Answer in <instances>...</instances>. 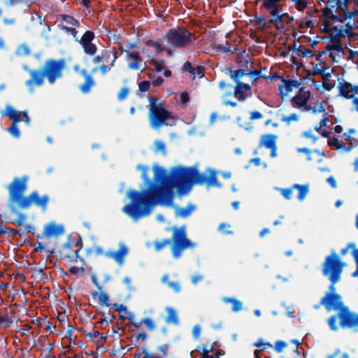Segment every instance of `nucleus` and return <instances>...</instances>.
<instances>
[{
	"instance_id": "f257e3e1",
	"label": "nucleus",
	"mask_w": 358,
	"mask_h": 358,
	"mask_svg": "<svg viewBox=\"0 0 358 358\" xmlns=\"http://www.w3.org/2000/svg\"><path fill=\"white\" fill-rule=\"evenodd\" d=\"M154 170L155 182H150L146 189L129 190L127 193L131 201L122 208V211L133 220L148 215L151 208L158 203L171 205L173 187L180 196L187 194L194 185H206L207 188L221 187L213 170L210 171L208 176L199 173L195 166H174L170 175L159 166H155Z\"/></svg>"
},
{
	"instance_id": "f03ea898",
	"label": "nucleus",
	"mask_w": 358,
	"mask_h": 358,
	"mask_svg": "<svg viewBox=\"0 0 358 358\" xmlns=\"http://www.w3.org/2000/svg\"><path fill=\"white\" fill-rule=\"evenodd\" d=\"M65 66L64 59H48L40 69L27 70L30 78L25 82V85L31 92L34 91L35 87L43 85L45 78L50 85H53L57 79L62 78Z\"/></svg>"
},
{
	"instance_id": "7ed1b4c3",
	"label": "nucleus",
	"mask_w": 358,
	"mask_h": 358,
	"mask_svg": "<svg viewBox=\"0 0 358 358\" xmlns=\"http://www.w3.org/2000/svg\"><path fill=\"white\" fill-rule=\"evenodd\" d=\"M322 273L325 276H329L331 285L329 291L314 308L319 309L323 306L328 312H330L336 310V252L332 251L331 255L326 257L322 264Z\"/></svg>"
},
{
	"instance_id": "20e7f679",
	"label": "nucleus",
	"mask_w": 358,
	"mask_h": 358,
	"mask_svg": "<svg viewBox=\"0 0 358 358\" xmlns=\"http://www.w3.org/2000/svg\"><path fill=\"white\" fill-rule=\"evenodd\" d=\"M167 44V48L171 49V55L176 50H185L191 47L196 41L195 35L186 27H177L169 29L162 37Z\"/></svg>"
},
{
	"instance_id": "39448f33",
	"label": "nucleus",
	"mask_w": 358,
	"mask_h": 358,
	"mask_svg": "<svg viewBox=\"0 0 358 358\" xmlns=\"http://www.w3.org/2000/svg\"><path fill=\"white\" fill-rule=\"evenodd\" d=\"M171 252L174 258L180 257L182 252L187 248H193L194 243L186 237L184 226L180 228H173L171 239L166 238L162 241H156L154 243L156 251H160L166 245L171 243Z\"/></svg>"
},
{
	"instance_id": "423d86ee",
	"label": "nucleus",
	"mask_w": 358,
	"mask_h": 358,
	"mask_svg": "<svg viewBox=\"0 0 358 358\" xmlns=\"http://www.w3.org/2000/svg\"><path fill=\"white\" fill-rule=\"evenodd\" d=\"M337 22H346V34L358 28V1L337 0Z\"/></svg>"
},
{
	"instance_id": "0eeeda50",
	"label": "nucleus",
	"mask_w": 358,
	"mask_h": 358,
	"mask_svg": "<svg viewBox=\"0 0 358 358\" xmlns=\"http://www.w3.org/2000/svg\"><path fill=\"white\" fill-rule=\"evenodd\" d=\"M149 101L148 119L150 127L158 129L162 126H172L170 121H174L172 113L167 110L162 103H157V99L148 96Z\"/></svg>"
},
{
	"instance_id": "6e6552de",
	"label": "nucleus",
	"mask_w": 358,
	"mask_h": 358,
	"mask_svg": "<svg viewBox=\"0 0 358 358\" xmlns=\"http://www.w3.org/2000/svg\"><path fill=\"white\" fill-rule=\"evenodd\" d=\"M28 177H15L8 185V206L12 213H16V208H20L23 206L22 202L26 199L24 193L27 188Z\"/></svg>"
},
{
	"instance_id": "1a4fd4ad",
	"label": "nucleus",
	"mask_w": 358,
	"mask_h": 358,
	"mask_svg": "<svg viewBox=\"0 0 358 358\" xmlns=\"http://www.w3.org/2000/svg\"><path fill=\"white\" fill-rule=\"evenodd\" d=\"M337 319L340 326L343 329L358 327V315L350 311L337 294Z\"/></svg>"
},
{
	"instance_id": "9d476101",
	"label": "nucleus",
	"mask_w": 358,
	"mask_h": 358,
	"mask_svg": "<svg viewBox=\"0 0 358 358\" xmlns=\"http://www.w3.org/2000/svg\"><path fill=\"white\" fill-rule=\"evenodd\" d=\"M48 202V195L44 194L43 196H39L37 191H33L26 196V199H24L22 202L23 206H22L21 209L29 208L32 203H34L43 211H45L47 209Z\"/></svg>"
},
{
	"instance_id": "9b49d317",
	"label": "nucleus",
	"mask_w": 358,
	"mask_h": 358,
	"mask_svg": "<svg viewBox=\"0 0 358 358\" xmlns=\"http://www.w3.org/2000/svg\"><path fill=\"white\" fill-rule=\"evenodd\" d=\"M95 38L96 36L94 33L92 31L87 30L83 34L80 39L78 41V43L81 45L86 55L93 57L96 55L97 52V46L93 43Z\"/></svg>"
},
{
	"instance_id": "f8f14e48",
	"label": "nucleus",
	"mask_w": 358,
	"mask_h": 358,
	"mask_svg": "<svg viewBox=\"0 0 358 358\" xmlns=\"http://www.w3.org/2000/svg\"><path fill=\"white\" fill-rule=\"evenodd\" d=\"M294 189L299 191L297 199L299 201H303L309 192V185L294 184L290 188L281 189L280 192L285 199L290 200L292 198Z\"/></svg>"
},
{
	"instance_id": "ddd939ff",
	"label": "nucleus",
	"mask_w": 358,
	"mask_h": 358,
	"mask_svg": "<svg viewBox=\"0 0 358 358\" xmlns=\"http://www.w3.org/2000/svg\"><path fill=\"white\" fill-rule=\"evenodd\" d=\"M2 116L8 117L12 120V124L10 127L7 129V131L15 138H18L20 136V131L18 127V124L22 120L20 119L18 115H15L12 110H3L1 113Z\"/></svg>"
},
{
	"instance_id": "4468645a",
	"label": "nucleus",
	"mask_w": 358,
	"mask_h": 358,
	"mask_svg": "<svg viewBox=\"0 0 358 358\" xmlns=\"http://www.w3.org/2000/svg\"><path fill=\"white\" fill-rule=\"evenodd\" d=\"M277 136L275 134L262 135L259 141V147H266L271 150V157L273 158L277 156Z\"/></svg>"
},
{
	"instance_id": "2eb2a0df",
	"label": "nucleus",
	"mask_w": 358,
	"mask_h": 358,
	"mask_svg": "<svg viewBox=\"0 0 358 358\" xmlns=\"http://www.w3.org/2000/svg\"><path fill=\"white\" fill-rule=\"evenodd\" d=\"M125 59L129 69L137 71L143 67V59L138 51L127 52Z\"/></svg>"
},
{
	"instance_id": "dca6fc26",
	"label": "nucleus",
	"mask_w": 358,
	"mask_h": 358,
	"mask_svg": "<svg viewBox=\"0 0 358 358\" xmlns=\"http://www.w3.org/2000/svg\"><path fill=\"white\" fill-rule=\"evenodd\" d=\"M310 92L308 90H306L303 87H302L292 98V104L293 105V106H296L298 108L305 106L306 110H308L310 109V107H308L306 105L310 99Z\"/></svg>"
},
{
	"instance_id": "f3484780",
	"label": "nucleus",
	"mask_w": 358,
	"mask_h": 358,
	"mask_svg": "<svg viewBox=\"0 0 358 358\" xmlns=\"http://www.w3.org/2000/svg\"><path fill=\"white\" fill-rule=\"evenodd\" d=\"M127 253V247L124 243H120L118 250L107 251L104 253V256L107 258L114 259L119 265H122L124 263V257Z\"/></svg>"
},
{
	"instance_id": "a211bd4d",
	"label": "nucleus",
	"mask_w": 358,
	"mask_h": 358,
	"mask_svg": "<svg viewBox=\"0 0 358 358\" xmlns=\"http://www.w3.org/2000/svg\"><path fill=\"white\" fill-rule=\"evenodd\" d=\"M355 134V131L350 129L349 134H341L338 138H337V150H350L352 145V141H355V138L352 136Z\"/></svg>"
},
{
	"instance_id": "6ab92c4d",
	"label": "nucleus",
	"mask_w": 358,
	"mask_h": 358,
	"mask_svg": "<svg viewBox=\"0 0 358 358\" xmlns=\"http://www.w3.org/2000/svg\"><path fill=\"white\" fill-rule=\"evenodd\" d=\"M339 95L346 98L352 99L358 93V85H352L350 83L340 82L338 85Z\"/></svg>"
},
{
	"instance_id": "aec40b11",
	"label": "nucleus",
	"mask_w": 358,
	"mask_h": 358,
	"mask_svg": "<svg viewBox=\"0 0 358 358\" xmlns=\"http://www.w3.org/2000/svg\"><path fill=\"white\" fill-rule=\"evenodd\" d=\"M321 11L322 12L321 17L324 21L322 31L329 33L331 30H336V27H332L329 22L330 20L333 21L336 20V15L333 13L331 9L330 8H325L322 9Z\"/></svg>"
},
{
	"instance_id": "412c9836",
	"label": "nucleus",
	"mask_w": 358,
	"mask_h": 358,
	"mask_svg": "<svg viewBox=\"0 0 358 358\" xmlns=\"http://www.w3.org/2000/svg\"><path fill=\"white\" fill-rule=\"evenodd\" d=\"M64 233L63 225L56 224L54 222L47 224L43 229V236L46 238L50 236H58Z\"/></svg>"
},
{
	"instance_id": "4be33fe9",
	"label": "nucleus",
	"mask_w": 358,
	"mask_h": 358,
	"mask_svg": "<svg viewBox=\"0 0 358 358\" xmlns=\"http://www.w3.org/2000/svg\"><path fill=\"white\" fill-rule=\"evenodd\" d=\"M330 41L331 44H328L326 46V50L324 51L321 52L318 55H315V59L317 61L321 62L322 56L326 55L327 51H331L329 53V57L331 58L333 62H336V55L333 52L336 50V33H331L330 34Z\"/></svg>"
},
{
	"instance_id": "5701e85b",
	"label": "nucleus",
	"mask_w": 358,
	"mask_h": 358,
	"mask_svg": "<svg viewBox=\"0 0 358 358\" xmlns=\"http://www.w3.org/2000/svg\"><path fill=\"white\" fill-rule=\"evenodd\" d=\"M250 90L251 87L249 84L238 83L235 86L234 96L238 101H244L248 97V92Z\"/></svg>"
},
{
	"instance_id": "b1692460",
	"label": "nucleus",
	"mask_w": 358,
	"mask_h": 358,
	"mask_svg": "<svg viewBox=\"0 0 358 358\" xmlns=\"http://www.w3.org/2000/svg\"><path fill=\"white\" fill-rule=\"evenodd\" d=\"M282 82L284 85L279 86L280 94L282 97H284L287 94L288 92L292 91L293 88H297L300 85V83L296 80H286L284 77H282Z\"/></svg>"
},
{
	"instance_id": "393cba45",
	"label": "nucleus",
	"mask_w": 358,
	"mask_h": 358,
	"mask_svg": "<svg viewBox=\"0 0 358 358\" xmlns=\"http://www.w3.org/2000/svg\"><path fill=\"white\" fill-rule=\"evenodd\" d=\"M73 243L67 242L64 243L61 252V255L64 259H67L71 262H76V255L73 254V250L75 249L72 248Z\"/></svg>"
},
{
	"instance_id": "a878e982",
	"label": "nucleus",
	"mask_w": 358,
	"mask_h": 358,
	"mask_svg": "<svg viewBox=\"0 0 358 358\" xmlns=\"http://www.w3.org/2000/svg\"><path fill=\"white\" fill-rule=\"evenodd\" d=\"M82 74L85 77V82L80 85L79 89L83 93L87 94L90 91V88L94 85V81L92 76L87 73L85 70L82 71Z\"/></svg>"
},
{
	"instance_id": "bb28decb",
	"label": "nucleus",
	"mask_w": 358,
	"mask_h": 358,
	"mask_svg": "<svg viewBox=\"0 0 358 358\" xmlns=\"http://www.w3.org/2000/svg\"><path fill=\"white\" fill-rule=\"evenodd\" d=\"M145 44L148 47H152L155 49V52L157 53H159L162 52H165L167 55H171V49L167 48V47L164 46L161 43L157 41H155L153 40L149 39L145 42Z\"/></svg>"
},
{
	"instance_id": "cd10ccee",
	"label": "nucleus",
	"mask_w": 358,
	"mask_h": 358,
	"mask_svg": "<svg viewBox=\"0 0 358 358\" xmlns=\"http://www.w3.org/2000/svg\"><path fill=\"white\" fill-rule=\"evenodd\" d=\"M166 317L165 321L166 324H172L173 325H178L179 320L176 310L172 307H166Z\"/></svg>"
},
{
	"instance_id": "c85d7f7f",
	"label": "nucleus",
	"mask_w": 358,
	"mask_h": 358,
	"mask_svg": "<svg viewBox=\"0 0 358 358\" xmlns=\"http://www.w3.org/2000/svg\"><path fill=\"white\" fill-rule=\"evenodd\" d=\"M229 70L230 71L231 78L234 80L236 85H237L238 83H243L241 80V78L244 76H248V72L245 69H240L236 71H233L232 68L229 67Z\"/></svg>"
},
{
	"instance_id": "c756f323",
	"label": "nucleus",
	"mask_w": 358,
	"mask_h": 358,
	"mask_svg": "<svg viewBox=\"0 0 358 358\" xmlns=\"http://www.w3.org/2000/svg\"><path fill=\"white\" fill-rule=\"evenodd\" d=\"M142 324H145L149 331H153L156 328L154 321L150 317H145L138 322H133V326L136 328H139Z\"/></svg>"
},
{
	"instance_id": "7c9ffc66",
	"label": "nucleus",
	"mask_w": 358,
	"mask_h": 358,
	"mask_svg": "<svg viewBox=\"0 0 358 358\" xmlns=\"http://www.w3.org/2000/svg\"><path fill=\"white\" fill-rule=\"evenodd\" d=\"M284 16H287V13H282L275 15L269 20V23L274 25L277 29L282 30L285 28L282 23Z\"/></svg>"
},
{
	"instance_id": "2f4dec72",
	"label": "nucleus",
	"mask_w": 358,
	"mask_h": 358,
	"mask_svg": "<svg viewBox=\"0 0 358 358\" xmlns=\"http://www.w3.org/2000/svg\"><path fill=\"white\" fill-rule=\"evenodd\" d=\"M12 110L15 115H18L20 119H22V117L24 118V121L27 126H29L31 124V119L27 111H16L11 106L7 105L5 108L4 110Z\"/></svg>"
},
{
	"instance_id": "473e14b6",
	"label": "nucleus",
	"mask_w": 358,
	"mask_h": 358,
	"mask_svg": "<svg viewBox=\"0 0 358 358\" xmlns=\"http://www.w3.org/2000/svg\"><path fill=\"white\" fill-rule=\"evenodd\" d=\"M12 110L15 115H18L20 119H22V117L24 118V121L27 126H29L31 124V119L27 111H16L11 106L7 105L5 108L4 110Z\"/></svg>"
},
{
	"instance_id": "72a5a7b5",
	"label": "nucleus",
	"mask_w": 358,
	"mask_h": 358,
	"mask_svg": "<svg viewBox=\"0 0 358 358\" xmlns=\"http://www.w3.org/2000/svg\"><path fill=\"white\" fill-rule=\"evenodd\" d=\"M195 209L194 205L192 203H189L185 208H178L176 209V215L180 216L181 217H188L192 212Z\"/></svg>"
},
{
	"instance_id": "f704fd0d",
	"label": "nucleus",
	"mask_w": 358,
	"mask_h": 358,
	"mask_svg": "<svg viewBox=\"0 0 358 358\" xmlns=\"http://www.w3.org/2000/svg\"><path fill=\"white\" fill-rule=\"evenodd\" d=\"M215 50L217 52H221L223 53L231 52L235 53L238 51V48H234V49L231 48V43L229 41L225 42V45L222 44H218L215 46Z\"/></svg>"
},
{
	"instance_id": "c9c22d12",
	"label": "nucleus",
	"mask_w": 358,
	"mask_h": 358,
	"mask_svg": "<svg viewBox=\"0 0 358 358\" xmlns=\"http://www.w3.org/2000/svg\"><path fill=\"white\" fill-rule=\"evenodd\" d=\"M224 303H230L232 305V310L234 312H238L243 309V303L236 298H224L223 299Z\"/></svg>"
},
{
	"instance_id": "e433bc0d",
	"label": "nucleus",
	"mask_w": 358,
	"mask_h": 358,
	"mask_svg": "<svg viewBox=\"0 0 358 358\" xmlns=\"http://www.w3.org/2000/svg\"><path fill=\"white\" fill-rule=\"evenodd\" d=\"M248 76H249L251 78L252 83L257 81L259 78H262L264 79L267 78L266 75L262 73L261 69H250L248 72Z\"/></svg>"
},
{
	"instance_id": "4c0bfd02",
	"label": "nucleus",
	"mask_w": 358,
	"mask_h": 358,
	"mask_svg": "<svg viewBox=\"0 0 358 358\" xmlns=\"http://www.w3.org/2000/svg\"><path fill=\"white\" fill-rule=\"evenodd\" d=\"M97 296L99 298V301L101 305H104L106 306H110L111 303H110L109 296L105 292H96L93 294V296Z\"/></svg>"
},
{
	"instance_id": "58836bf2",
	"label": "nucleus",
	"mask_w": 358,
	"mask_h": 358,
	"mask_svg": "<svg viewBox=\"0 0 358 358\" xmlns=\"http://www.w3.org/2000/svg\"><path fill=\"white\" fill-rule=\"evenodd\" d=\"M137 169L141 171V178L144 180L145 183H146L148 186L150 185V182H153L149 179L148 172L149 171V168L146 166L138 165Z\"/></svg>"
},
{
	"instance_id": "ea45409f",
	"label": "nucleus",
	"mask_w": 358,
	"mask_h": 358,
	"mask_svg": "<svg viewBox=\"0 0 358 358\" xmlns=\"http://www.w3.org/2000/svg\"><path fill=\"white\" fill-rule=\"evenodd\" d=\"M62 19L64 22H65L68 24H70V25H72L74 27H78L80 26L79 21L77 20L76 18H74L71 15H65V14L62 15Z\"/></svg>"
},
{
	"instance_id": "a19ab883",
	"label": "nucleus",
	"mask_w": 358,
	"mask_h": 358,
	"mask_svg": "<svg viewBox=\"0 0 358 358\" xmlns=\"http://www.w3.org/2000/svg\"><path fill=\"white\" fill-rule=\"evenodd\" d=\"M294 50L295 51H298V52H301V54H302V57H313L315 56V55L313 53V52L310 50V49H308V48H306L303 45H299L298 48H296V46L294 45Z\"/></svg>"
},
{
	"instance_id": "79ce46f5",
	"label": "nucleus",
	"mask_w": 358,
	"mask_h": 358,
	"mask_svg": "<svg viewBox=\"0 0 358 358\" xmlns=\"http://www.w3.org/2000/svg\"><path fill=\"white\" fill-rule=\"evenodd\" d=\"M15 213L17 214V218L10 221V223L17 227H21L27 220V215L22 213H17V211Z\"/></svg>"
},
{
	"instance_id": "37998d69",
	"label": "nucleus",
	"mask_w": 358,
	"mask_h": 358,
	"mask_svg": "<svg viewBox=\"0 0 358 358\" xmlns=\"http://www.w3.org/2000/svg\"><path fill=\"white\" fill-rule=\"evenodd\" d=\"M155 152H160L164 155H165L166 153L165 143L164 142H162V141H159V140L156 141L155 142Z\"/></svg>"
},
{
	"instance_id": "c03bdc74",
	"label": "nucleus",
	"mask_w": 358,
	"mask_h": 358,
	"mask_svg": "<svg viewBox=\"0 0 358 358\" xmlns=\"http://www.w3.org/2000/svg\"><path fill=\"white\" fill-rule=\"evenodd\" d=\"M320 65V64H317L313 66V75L323 74L324 71H327L329 69V67L324 62L322 64V66L321 67H319Z\"/></svg>"
},
{
	"instance_id": "a18cd8bd",
	"label": "nucleus",
	"mask_w": 358,
	"mask_h": 358,
	"mask_svg": "<svg viewBox=\"0 0 358 358\" xmlns=\"http://www.w3.org/2000/svg\"><path fill=\"white\" fill-rule=\"evenodd\" d=\"M355 250H357L356 245L354 243H350L346 245L345 248L341 250V253L342 255H345L349 252H351L352 255L353 256V252Z\"/></svg>"
},
{
	"instance_id": "49530a36",
	"label": "nucleus",
	"mask_w": 358,
	"mask_h": 358,
	"mask_svg": "<svg viewBox=\"0 0 358 358\" xmlns=\"http://www.w3.org/2000/svg\"><path fill=\"white\" fill-rule=\"evenodd\" d=\"M281 120L284 122H285L287 125L290 124L291 121H298L299 120V116L296 113H292L289 115H284L282 116Z\"/></svg>"
},
{
	"instance_id": "de8ad7c7",
	"label": "nucleus",
	"mask_w": 358,
	"mask_h": 358,
	"mask_svg": "<svg viewBox=\"0 0 358 358\" xmlns=\"http://www.w3.org/2000/svg\"><path fill=\"white\" fill-rule=\"evenodd\" d=\"M264 20H265V18L262 17V16H258V15H256L255 17V21L256 22L257 24L264 29H268L270 26L269 24H268L267 23H265L264 22Z\"/></svg>"
},
{
	"instance_id": "09e8293b",
	"label": "nucleus",
	"mask_w": 358,
	"mask_h": 358,
	"mask_svg": "<svg viewBox=\"0 0 358 358\" xmlns=\"http://www.w3.org/2000/svg\"><path fill=\"white\" fill-rule=\"evenodd\" d=\"M151 83L148 80H143L138 83V90L141 93L148 92L150 90Z\"/></svg>"
},
{
	"instance_id": "8fccbe9b",
	"label": "nucleus",
	"mask_w": 358,
	"mask_h": 358,
	"mask_svg": "<svg viewBox=\"0 0 358 358\" xmlns=\"http://www.w3.org/2000/svg\"><path fill=\"white\" fill-rule=\"evenodd\" d=\"M148 354V350L145 347L138 348L134 354L133 358H146L145 355Z\"/></svg>"
},
{
	"instance_id": "3c124183",
	"label": "nucleus",
	"mask_w": 358,
	"mask_h": 358,
	"mask_svg": "<svg viewBox=\"0 0 358 358\" xmlns=\"http://www.w3.org/2000/svg\"><path fill=\"white\" fill-rule=\"evenodd\" d=\"M296 4V8L299 11L303 10L308 5L307 0H292Z\"/></svg>"
},
{
	"instance_id": "603ef678",
	"label": "nucleus",
	"mask_w": 358,
	"mask_h": 358,
	"mask_svg": "<svg viewBox=\"0 0 358 358\" xmlns=\"http://www.w3.org/2000/svg\"><path fill=\"white\" fill-rule=\"evenodd\" d=\"M152 64L155 65V71L160 72L165 67V61L163 59L159 61H152Z\"/></svg>"
},
{
	"instance_id": "864d4df0",
	"label": "nucleus",
	"mask_w": 358,
	"mask_h": 358,
	"mask_svg": "<svg viewBox=\"0 0 358 358\" xmlns=\"http://www.w3.org/2000/svg\"><path fill=\"white\" fill-rule=\"evenodd\" d=\"M230 227V225L222 222L220 224L218 227V230L224 235L232 234L233 232L231 231H227V229Z\"/></svg>"
},
{
	"instance_id": "5fc2aeb1",
	"label": "nucleus",
	"mask_w": 358,
	"mask_h": 358,
	"mask_svg": "<svg viewBox=\"0 0 358 358\" xmlns=\"http://www.w3.org/2000/svg\"><path fill=\"white\" fill-rule=\"evenodd\" d=\"M314 22L312 20H306L305 18L301 19L299 24L300 28H313L314 27Z\"/></svg>"
},
{
	"instance_id": "6e6d98bb",
	"label": "nucleus",
	"mask_w": 358,
	"mask_h": 358,
	"mask_svg": "<svg viewBox=\"0 0 358 358\" xmlns=\"http://www.w3.org/2000/svg\"><path fill=\"white\" fill-rule=\"evenodd\" d=\"M61 27V29L62 30H64V31L67 32V33H70L73 38H76V36H77V34H78V31L75 29V28H73V27H69L66 25H60Z\"/></svg>"
},
{
	"instance_id": "4d7b16f0",
	"label": "nucleus",
	"mask_w": 358,
	"mask_h": 358,
	"mask_svg": "<svg viewBox=\"0 0 358 358\" xmlns=\"http://www.w3.org/2000/svg\"><path fill=\"white\" fill-rule=\"evenodd\" d=\"M260 1L263 2V4L262 5L261 8H271L274 6L278 5L277 1L275 0H259Z\"/></svg>"
},
{
	"instance_id": "13d9d810",
	"label": "nucleus",
	"mask_w": 358,
	"mask_h": 358,
	"mask_svg": "<svg viewBox=\"0 0 358 358\" xmlns=\"http://www.w3.org/2000/svg\"><path fill=\"white\" fill-rule=\"evenodd\" d=\"M182 69H183V70L187 71L190 74L193 75L194 78L195 77V72H194V67L192 66V64L189 61H187L184 63V64L182 66Z\"/></svg>"
},
{
	"instance_id": "bf43d9fd",
	"label": "nucleus",
	"mask_w": 358,
	"mask_h": 358,
	"mask_svg": "<svg viewBox=\"0 0 358 358\" xmlns=\"http://www.w3.org/2000/svg\"><path fill=\"white\" fill-rule=\"evenodd\" d=\"M287 344L286 342L282 341H278L275 344V349L278 352H281L282 350L287 347Z\"/></svg>"
},
{
	"instance_id": "052dcab7",
	"label": "nucleus",
	"mask_w": 358,
	"mask_h": 358,
	"mask_svg": "<svg viewBox=\"0 0 358 358\" xmlns=\"http://www.w3.org/2000/svg\"><path fill=\"white\" fill-rule=\"evenodd\" d=\"M353 258L355 262L357 269L355 272L352 273V276L353 278H358V249L357 250H355L353 252Z\"/></svg>"
},
{
	"instance_id": "680f3d73",
	"label": "nucleus",
	"mask_w": 358,
	"mask_h": 358,
	"mask_svg": "<svg viewBox=\"0 0 358 358\" xmlns=\"http://www.w3.org/2000/svg\"><path fill=\"white\" fill-rule=\"evenodd\" d=\"M20 55H29L31 53L29 48L27 45H22L18 48Z\"/></svg>"
},
{
	"instance_id": "e2e57ef3",
	"label": "nucleus",
	"mask_w": 358,
	"mask_h": 358,
	"mask_svg": "<svg viewBox=\"0 0 358 358\" xmlns=\"http://www.w3.org/2000/svg\"><path fill=\"white\" fill-rule=\"evenodd\" d=\"M129 94V90L127 87H122L117 94V99L119 100L124 99Z\"/></svg>"
},
{
	"instance_id": "0e129e2a",
	"label": "nucleus",
	"mask_w": 358,
	"mask_h": 358,
	"mask_svg": "<svg viewBox=\"0 0 358 358\" xmlns=\"http://www.w3.org/2000/svg\"><path fill=\"white\" fill-rule=\"evenodd\" d=\"M167 285L176 293L180 291V286L178 282H167Z\"/></svg>"
},
{
	"instance_id": "69168bd1",
	"label": "nucleus",
	"mask_w": 358,
	"mask_h": 358,
	"mask_svg": "<svg viewBox=\"0 0 358 358\" xmlns=\"http://www.w3.org/2000/svg\"><path fill=\"white\" fill-rule=\"evenodd\" d=\"M113 308H115V310L116 311H118V312H121V311H124V312H127V308L126 306H124V304H118L117 303H111V306Z\"/></svg>"
},
{
	"instance_id": "338daca9",
	"label": "nucleus",
	"mask_w": 358,
	"mask_h": 358,
	"mask_svg": "<svg viewBox=\"0 0 358 358\" xmlns=\"http://www.w3.org/2000/svg\"><path fill=\"white\" fill-rule=\"evenodd\" d=\"M180 101L182 103H186L189 101V96L187 92H183L180 94Z\"/></svg>"
},
{
	"instance_id": "774afa93",
	"label": "nucleus",
	"mask_w": 358,
	"mask_h": 358,
	"mask_svg": "<svg viewBox=\"0 0 358 358\" xmlns=\"http://www.w3.org/2000/svg\"><path fill=\"white\" fill-rule=\"evenodd\" d=\"M224 351L222 350H218L214 355H211L210 356H207L205 358H220L221 356L224 355Z\"/></svg>"
}]
</instances>
